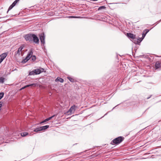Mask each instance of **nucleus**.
Here are the masks:
<instances>
[{
	"instance_id": "obj_26",
	"label": "nucleus",
	"mask_w": 161,
	"mask_h": 161,
	"mask_svg": "<svg viewBox=\"0 0 161 161\" xmlns=\"http://www.w3.org/2000/svg\"><path fill=\"white\" fill-rule=\"evenodd\" d=\"M19 0H15L13 3V4H14L15 5L19 1Z\"/></svg>"
},
{
	"instance_id": "obj_14",
	"label": "nucleus",
	"mask_w": 161,
	"mask_h": 161,
	"mask_svg": "<svg viewBox=\"0 0 161 161\" xmlns=\"http://www.w3.org/2000/svg\"><path fill=\"white\" fill-rule=\"evenodd\" d=\"M55 81H59L61 83H63L64 82V80L62 78L60 77H57L55 80Z\"/></svg>"
},
{
	"instance_id": "obj_6",
	"label": "nucleus",
	"mask_w": 161,
	"mask_h": 161,
	"mask_svg": "<svg viewBox=\"0 0 161 161\" xmlns=\"http://www.w3.org/2000/svg\"><path fill=\"white\" fill-rule=\"evenodd\" d=\"M127 35L129 38L133 39V42L135 43V42H136L138 39L136 38V35L131 33H127Z\"/></svg>"
},
{
	"instance_id": "obj_17",
	"label": "nucleus",
	"mask_w": 161,
	"mask_h": 161,
	"mask_svg": "<svg viewBox=\"0 0 161 161\" xmlns=\"http://www.w3.org/2000/svg\"><path fill=\"white\" fill-rule=\"evenodd\" d=\"M28 134H29L28 133L26 132H22L21 133V136L23 137L25 136H26L27 135H28Z\"/></svg>"
},
{
	"instance_id": "obj_16",
	"label": "nucleus",
	"mask_w": 161,
	"mask_h": 161,
	"mask_svg": "<svg viewBox=\"0 0 161 161\" xmlns=\"http://www.w3.org/2000/svg\"><path fill=\"white\" fill-rule=\"evenodd\" d=\"M15 5L14 4H13L12 3V4L9 7L8 10L7 12V13H8L9 11L11 9L13 8L15 6Z\"/></svg>"
},
{
	"instance_id": "obj_24",
	"label": "nucleus",
	"mask_w": 161,
	"mask_h": 161,
	"mask_svg": "<svg viewBox=\"0 0 161 161\" xmlns=\"http://www.w3.org/2000/svg\"><path fill=\"white\" fill-rule=\"evenodd\" d=\"M28 60V59H26V58H25L24 59H23L22 60V63H25Z\"/></svg>"
},
{
	"instance_id": "obj_27",
	"label": "nucleus",
	"mask_w": 161,
	"mask_h": 161,
	"mask_svg": "<svg viewBox=\"0 0 161 161\" xmlns=\"http://www.w3.org/2000/svg\"><path fill=\"white\" fill-rule=\"evenodd\" d=\"M69 17L72 18H79V17L73 16H70Z\"/></svg>"
},
{
	"instance_id": "obj_20",
	"label": "nucleus",
	"mask_w": 161,
	"mask_h": 161,
	"mask_svg": "<svg viewBox=\"0 0 161 161\" xmlns=\"http://www.w3.org/2000/svg\"><path fill=\"white\" fill-rule=\"evenodd\" d=\"M34 70H33L32 71H31L29 73V75H32L36 74Z\"/></svg>"
},
{
	"instance_id": "obj_5",
	"label": "nucleus",
	"mask_w": 161,
	"mask_h": 161,
	"mask_svg": "<svg viewBox=\"0 0 161 161\" xmlns=\"http://www.w3.org/2000/svg\"><path fill=\"white\" fill-rule=\"evenodd\" d=\"M49 127V125H46L45 126H41L35 129L34 130V131L35 132H38L40 131L43 130H46Z\"/></svg>"
},
{
	"instance_id": "obj_15",
	"label": "nucleus",
	"mask_w": 161,
	"mask_h": 161,
	"mask_svg": "<svg viewBox=\"0 0 161 161\" xmlns=\"http://www.w3.org/2000/svg\"><path fill=\"white\" fill-rule=\"evenodd\" d=\"M34 70L35 72L36 73L35 74L36 75L39 74L41 73V70H40V69H37Z\"/></svg>"
},
{
	"instance_id": "obj_13",
	"label": "nucleus",
	"mask_w": 161,
	"mask_h": 161,
	"mask_svg": "<svg viewBox=\"0 0 161 161\" xmlns=\"http://www.w3.org/2000/svg\"><path fill=\"white\" fill-rule=\"evenodd\" d=\"M55 116V115H53V116L50 117H49L48 118H47V119H46L45 120H43V121H42V122H41L40 123H44V122H45L50 120L52 118H53V117H54Z\"/></svg>"
},
{
	"instance_id": "obj_2",
	"label": "nucleus",
	"mask_w": 161,
	"mask_h": 161,
	"mask_svg": "<svg viewBox=\"0 0 161 161\" xmlns=\"http://www.w3.org/2000/svg\"><path fill=\"white\" fill-rule=\"evenodd\" d=\"M149 31L147 29H145L144 31V32H145V33H143L142 34V37L141 38H139L138 39L136 42H135V44H138V43L141 42V41L145 37L146 35Z\"/></svg>"
},
{
	"instance_id": "obj_9",
	"label": "nucleus",
	"mask_w": 161,
	"mask_h": 161,
	"mask_svg": "<svg viewBox=\"0 0 161 161\" xmlns=\"http://www.w3.org/2000/svg\"><path fill=\"white\" fill-rule=\"evenodd\" d=\"M7 55V53H4L0 55V64L3 61Z\"/></svg>"
},
{
	"instance_id": "obj_22",
	"label": "nucleus",
	"mask_w": 161,
	"mask_h": 161,
	"mask_svg": "<svg viewBox=\"0 0 161 161\" xmlns=\"http://www.w3.org/2000/svg\"><path fill=\"white\" fill-rule=\"evenodd\" d=\"M32 60L33 61H34L36 60V57L35 55H32L31 56Z\"/></svg>"
},
{
	"instance_id": "obj_30",
	"label": "nucleus",
	"mask_w": 161,
	"mask_h": 161,
	"mask_svg": "<svg viewBox=\"0 0 161 161\" xmlns=\"http://www.w3.org/2000/svg\"><path fill=\"white\" fill-rule=\"evenodd\" d=\"M151 96H150V97H147V99H148L149 98L151 97Z\"/></svg>"
},
{
	"instance_id": "obj_4",
	"label": "nucleus",
	"mask_w": 161,
	"mask_h": 161,
	"mask_svg": "<svg viewBox=\"0 0 161 161\" xmlns=\"http://www.w3.org/2000/svg\"><path fill=\"white\" fill-rule=\"evenodd\" d=\"M40 39L42 44L44 45L45 43V36L43 32L42 33L39 35Z\"/></svg>"
},
{
	"instance_id": "obj_10",
	"label": "nucleus",
	"mask_w": 161,
	"mask_h": 161,
	"mask_svg": "<svg viewBox=\"0 0 161 161\" xmlns=\"http://www.w3.org/2000/svg\"><path fill=\"white\" fill-rule=\"evenodd\" d=\"M155 67L156 69L161 68V63L159 61L156 62Z\"/></svg>"
},
{
	"instance_id": "obj_29",
	"label": "nucleus",
	"mask_w": 161,
	"mask_h": 161,
	"mask_svg": "<svg viewBox=\"0 0 161 161\" xmlns=\"http://www.w3.org/2000/svg\"><path fill=\"white\" fill-rule=\"evenodd\" d=\"M25 86L23 87H22L21 89V90H22V89H24V88H25Z\"/></svg>"
},
{
	"instance_id": "obj_11",
	"label": "nucleus",
	"mask_w": 161,
	"mask_h": 161,
	"mask_svg": "<svg viewBox=\"0 0 161 161\" xmlns=\"http://www.w3.org/2000/svg\"><path fill=\"white\" fill-rule=\"evenodd\" d=\"M75 105H73L72 106L70 107L69 111H68V113L69 112L70 113H71L72 112H74L75 110Z\"/></svg>"
},
{
	"instance_id": "obj_21",
	"label": "nucleus",
	"mask_w": 161,
	"mask_h": 161,
	"mask_svg": "<svg viewBox=\"0 0 161 161\" xmlns=\"http://www.w3.org/2000/svg\"><path fill=\"white\" fill-rule=\"evenodd\" d=\"M106 8V7L105 6H102L100 7L98 9V10H99L102 9H104Z\"/></svg>"
},
{
	"instance_id": "obj_1",
	"label": "nucleus",
	"mask_w": 161,
	"mask_h": 161,
	"mask_svg": "<svg viewBox=\"0 0 161 161\" xmlns=\"http://www.w3.org/2000/svg\"><path fill=\"white\" fill-rule=\"evenodd\" d=\"M124 139V138L122 136H119L114 140L111 142V144L113 145L114 144H118L122 142Z\"/></svg>"
},
{
	"instance_id": "obj_7",
	"label": "nucleus",
	"mask_w": 161,
	"mask_h": 161,
	"mask_svg": "<svg viewBox=\"0 0 161 161\" xmlns=\"http://www.w3.org/2000/svg\"><path fill=\"white\" fill-rule=\"evenodd\" d=\"M23 48V47H22V46H21L19 48L18 50L16 51L15 53V55L16 56H19L20 54H21L22 56H23V54L22 53V50Z\"/></svg>"
},
{
	"instance_id": "obj_8",
	"label": "nucleus",
	"mask_w": 161,
	"mask_h": 161,
	"mask_svg": "<svg viewBox=\"0 0 161 161\" xmlns=\"http://www.w3.org/2000/svg\"><path fill=\"white\" fill-rule=\"evenodd\" d=\"M32 41L36 44H39V42L38 37L34 34H33Z\"/></svg>"
},
{
	"instance_id": "obj_25",
	"label": "nucleus",
	"mask_w": 161,
	"mask_h": 161,
	"mask_svg": "<svg viewBox=\"0 0 161 161\" xmlns=\"http://www.w3.org/2000/svg\"><path fill=\"white\" fill-rule=\"evenodd\" d=\"M3 95L4 93L3 92H1L0 93V100L3 97Z\"/></svg>"
},
{
	"instance_id": "obj_3",
	"label": "nucleus",
	"mask_w": 161,
	"mask_h": 161,
	"mask_svg": "<svg viewBox=\"0 0 161 161\" xmlns=\"http://www.w3.org/2000/svg\"><path fill=\"white\" fill-rule=\"evenodd\" d=\"M33 34H28L25 35L24 36V38L26 41L32 42Z\"/></svg>"
},
{
	"instance_id": "obj_19",
	"label": "nucleus",
	"mask_w": 161,
	"mask_h": 161,
	"mask_svg": "<svg viewBox=\"0 0 161 161\" xmlns=\"http://www.w3.org/2000/svg\"><path fill=\"white\" fill-rule=\"evenodd\" d=\"M67 78H68V79H69V80H70L71 82H74V81H75L74 80L73 78H71V77H67Z\"/></svg>"
},
{
	"instance_id": "obj_28",
	"label": "nucleus",
	"mask_w": 161,
	"mask_h": 161,
	"mask_svg": "<svg viewBox=\"0 0 161 161\" xmlns=\"http://www.w3.org/2000/svg\"><path fill=\"white\" fill-rule=\"evenodd\" d=\"M40 69V70H41V73L42 72H43L44 71V69L43 68H41Z\"/></svg>"
},
{
	"instance_id": "obj_23",
	"label": "nucleus",
	"mask_w": 161,
	"mask_h": 161,
	"mask_svg": "<svg viewBox=\"0 0 161 161\" xmlns=\"http://www.w3.org/2000/svg\"><path fill=\"white\" fill-rule=\"evenodd\" d=\"M35 85H36L34 83H33V84H31L27 85L25 86V87L26 88V87H28L30 86H33L34 85L35 86Z\"/></svg>"
},
{
	"instance_id": "obj_18",
	"label": "nucleus",
	"mask_w": 161,
	"mask_h": 161,
	"mask_svg": "<svg viewBox=\"0 0 161 161\" xmlns=\"http://www.w3.org/2000/svg\"><path fill=\"white\" fill-rule=\"evenodd\" d=\"M5 79L3 77H0V83H4Z\"/></svg>"
},
{
	"instance_id": "obj_12",
	"label": "nucleus",
	"mask_w": 161,
	"mask_h": 161,
	"mask_svg": "<svg viewBox=\"0 0 161 161\" xmlns=\"http://www.w3.org/2000/svg\"><path fill=\"white\" fill-rule=\"evenodd\" d=\"M33 54V52L32 50H31L28 53L26 57V59H28L29 60L31 57L32 55Z\"/></svg>"
}]
</instances>
